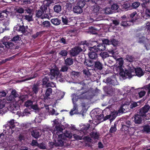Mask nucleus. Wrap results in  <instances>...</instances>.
I'll list each match as a JSON object with an SVG mask.
<instances>
[{"instance_id":"obj_5","label":"nucleus","mask_w":150,"mask_h":150,"mask_svg":"<svg viewBox=\"0 0 150 150\" xmlns=\"http://www.w3.org/2000/svg\"><path fill=\"white\" fill-rule=\"evenodd\" d=\"M50 77V74L47 75L46 76H44L42 81V84L43 85H45L47 87H53L52 85H54V83L53 82H49V78Z\"/></svg>"},{"instance_id":"obj_6","label":"nucleus","mask_w":150,"mask_h":150,"mask_svg":"<svg viewBox=\"0 0 150 150\" xmlns=\"http://www.w3.org/2000/svg\"><path fill=\"white\" fill-rule=\"evenodd\" d=\"M87 91L84 88V86H83L81 88L77 91L76 94L78 98L85 99L86 98V96L83 95L86 93Z\"/></svg>"},{"instance_id":"obj_37","label":"nucleus","mask_w":150,"mask_h":150,"mask_svg":"<svg viewBox=\"0 0 150 150\" xmlns=\"http://www.w3.org/2000/svg\"><path fill=\"white\" fill-rule=\"evenodd\" d=\"M90 134L91 137L94 139H98L99 138V134L96 132H91Z\"/></svg>"},{"instance_id":"obj_57","label":"nucleus","mask_w":150,"mask_h":150,"mask_svg":"<svg viewBox=\"0 0 150 150\" xmlns=\"http://www.w3.org/2000/svg\"><path fill=\"white\" fill-rule=\"evenodd\" d=\"M6 17V18L2 19V21L4 25H8L9 24V20L8 18H7V17Z\"/></svg>"},{"instance_id":"obj_59","label":"nucleus","mask_w":150,"mask_h":150,"mask_svg":"<svg viewBox=\"0 0 150 150\" xmlns=\"http://www.w3.org/2000/svg\"><path fill=\"white\" fill-rule=\"evenodd\" d=\"M18 31L21 32L23 33H24L25 32V26L23 25H20L19 26Z\"/></svg>"},{"instance_id":"obj_11","label":"nucleus","mask_w":150,"mask_h":150,"mask_svg":"<svg viewBox=\"0 0 150 150\" xmlns=\"http://www.w3.org/2000/svg\"><path fill=\"white\" fill-rule=\"evenodd\" d=\"M80 49L77 46H75L69 51V54L71 57H74L78 55L81 52Z\"/></svg>"},{"instance_id":"obj_45","label":"nucleus","mask_w":150,"mask_h":150,"mask_svg":"<svg viewBox=\"0 0 150 150\" xmlns=\"http://www.w3.org/2000/svg\"><path fill=\"white\" fill-rule=\"evenodd\" d=\"M47 8L44 5L42 4L40 7V9L44 13H48L49 11L47 9Z\"/></svg>"},{"instance_id":"obj_10","label":"nucleus","mask_w":150,"mask_h":150,"mask_svg":"<svg viewBox=\"0 0 150 150\" xmlns=\"http://www.w3.org/2000/svg\"><path fill=\"white\" fill-rule=\"evenodd\" d=\"M92 47V49H94L96 52H97L101 51H103L106 49L105 45L102 43L98 44Z\"/></svg>"},{"instance_id":"obj_12","label":"nucleus","mask_w":150,"mask_h":150,"mask_svg":"<svg viewBox=\"0 0 150 150\" xmlns=\"http://www.w3.org/2000/svg\"><path fill=\"white\" fill-rule=\"evenodd\" d=\"M64 139L63 135L62 134L58 136V139L55 140V145L56 146H62L64 145V142L63 140Z\"/></svg>"},{"instance_id":"obj_3","label":"nucleus","mask_w":150,"mask_h":150,"mask_svg":"<svg viewBox=\"0 0 150 150\" xmlns=\"http://www.w3.org/2000/svg\"><path fill=\"white\" fill-rule=\"evenodd\" d=\"M92 112L91 113V116L95 117V119L100 121L102 120V118L104 116L103 111L100 109H96L93 110Z\"/></svg>"},{"instance_id":"obj_60","label":"nucleus","mask_w":150,"mask_h":150,"mask_svg":"<svg viewBox=\"0 0 150 150\" xmlns=\"http://www.w3.org/2000/svg\"><path fill=\"white\" fill-rule=\"evenodd\" d=\"M64 136L66 137L70 138H71L72 137L71 134L70 133V132L68 131H66V132L64 133Z\"/></svg>"},{"instance_id":"obj_52","label":"nucleus","mask_w":150,"mask_h":150,"mask_svg":"<svg viewBox=\"0 0 150 150\" xmlns=\"http://www.w3.org/2000/svg\"><path fill=\"white\" fill-rule=\"evenodd\" d=\"M85 2L84 1H79L77 3V5L80 6L82 8L85 5Z\"/></svg>"},{"instance_id":"obj_38","label":"nucleus","mask_w":150,"mask_h":150,"mask_svg":"<svg viewBox=\"0 0 150 150\" xmlns=\"http://www.w3.org/2000/svg\"><path fill=\"white\" fill-rule=\"evenodd\" d=\"M54 1L53 0H46L44 1L43 4L48 7L51 4L54 3Z\"/></svg>"},{"instance_id":"obj_21","label":"nucleus","mask_w":150,"mask_h":150,"mask_svg":"<svg viewBox=\"0 0 150 150\" xmlns=\"http://www.w3.org/2000/svg\"><path fill=\"white\" fill-rule=\"evenodd\" d=\"M129 105L127 104L123 105L121 106L120 109L118 110V112L120 113H125L128 111V107Z\"/></svg>"},{"instance_id":"obj_31","label":"nucleus","mask_w":150,"mask_h":150,"mask_svg":"<svg viewBox=\"0 0 150 150\" xmlns=\"http://www.w3.org/2000/svg\"><path fill=\"white\" fill-rule=\"evenodd\" d=\"M117 122H115L114 123V125H112L111 127L109 130V132L111 133H113L117 131Z\"/></svg>"},{"instance_id":"obj_22","label":"nucleus","mask_w":150,"mask_h":150,"mask_svg":"<svg viewBox=\"0 0 150 150\" xmlns=\"http://www.w3.org/2000/svg\"><path fill=\"white\" fill-rule=\"evenodd\" d=\"M124 61L123 60V59L122 58L120 57L117 59V63H118L119 66L116 67L115 68H114V70H115L117 72H119V71L117 70V68L118 67H121V69H123V68H122V65L123 64Z\"/></svg>"},{"instance_id":"obj_8","label":"nucleus","mask_w":150,"mask_h":150,"mask_svg":"<svg viewBox=\"0 0 150 150\" xmlns=\"http://www.w3.org/2000/svg\"><path fill=\"white\" fill-rule=\"evenodd\" d=\"M144 33H138L136 34L135 38L137 42L140 43H145L146 38L143 36Z\"/></svg>"},{"instance_id":"obj_2","label":"nucleus","mask_w":150,"mask_h":150,"mask_svg":"<svg viewBox=\"0 0 150 150\" xmlns=\"http://www.w3.org/2000/svg\"><path fill=\"white\" fill-rule=\"evenodd\" d=\"M50 77L51 80L56 78L57 79V78L61 75L60 74L58 67L55 64H53L51 65V68L50 69Z\"/></svg>"},{"instance_id":"obj_46","label":"nucleus","mask_w":150,"mask_h":150,"mask_svg":"<svg viewBox=\"0 0 150 150\" xmlns=\"http://www.w3.org/2000/svg\"><path fill=\"white\" fill-rule=\"evenodd\" d=\"M68 53V52L67 50H61L59 54L62 57H65L67 55Z\"/></svg>"},{"instance_id":"obj_7","label":"nucleus","mask_w":150,"mask_h":150,"mask_svg":"<svg viewBox=\"0 0 150 150\" xmlns=\"http://www.w3.org/2000/svg\"><path fill=\"white\" fill-rule=\"evenodd\" d=\"M92 48V47H88V50H90V52L88 53L89 57L92 61L94 60H97L98 56L96 53L97 52H96Z\"/></svg>"},{"instance_id":"obj_54","label":"nucleus","mask_w":150,"mask_h":150,"mask_svg":"<svg viewBox=\"0 0 150 150\" xmlns=\"http://www.w3.org/2000/svg\"><path fill=\"white\" fill-rule=\"evenodd\" d=\"M143 130L145 132L147 133L150 132V126L149 125H146L143 126Z\"/></svg>"},{"instance_id":"obj_53","label":"nucleus","mask_w":150,"mask_h":150,"mask_svg":"<svg viewBox=\"0 0 150 150\" xmlns=\"http://www.w3.org/2000/svg\"><path fill=\"white\" fill-rule=\"evenodd\" d=\"M121 125V130L122 131H123L125 134V132L127 131L129 127L127 126V125Z\"/></svg>"},{"instance_id":"obj_25","label":"nucleus","mask_w":150,"mask_h":150,"mask_svg":"<svg viewBox=\"0 0 150 150\" xmlns=\"http://www.w3.org/2000/svg\"><path fill=\"white\" fill-rule=\"evenodd\" d=\"M38 74L37 73L35 72L33 74L31 75L30 76L24 79H23L21 81L23 82L25 81H28L36 78L38 77Z\"/></svg>"},{"instance_id":"obj_39","label":"nucleus","mask_w":150,"mask_h":150,"mask_svg":"<svg viewBox=\"0 0 150 150\" xmlns=\"http://www.w3.org/2000/svg\"><path fill=\"white\" fill-rule=\"evenodd\" d=\"M122 8L125 11L130 9V4L128 3H125L122 6Z\"/></svg>"},{"instance_id":"obj_41","label":"nucleus","mask_w":150,"mask_h":150,"mask_svg":"<svg viewBox=\"0 0 150 150\" xmlns=\"http://www.w3.org/2000/svg\"><path fill=\"white\" fill-rule=\"evenodd\" d=\"M65 64L67 66H70L73 64V61L72 59L70 58H67L65 60Z\"/></svg>"},{"instance_id":"obj_51","label":"nucleus","mask_w":150,"mask_h":150,"mask_svg":"<svg viewBox=\"0 0 150 150\" xmlns=\"http://www.w3.org/2000/svg\"><path fill=\"white\" fill-rule=\"evenodd\" d=\"M85 2L84 1H79L77 3V5L80 6L82 8L85 5Z\"/></svg>"},{"instance_id":"obj_4","label":"nucleus","mask_w":150,"mask_h":150,"mask_svg":"<svg viewBox=\"0 0 150 150\" xmlns=\"http://www.w3.org/2000/svg\"><path fill=\"white\" fill-rule=\"evenodd\" d=\"M1 42V43H0L4 46L3 50L6 48L12 49L14 46V45L13 42L11 41L10 40L9 41L5 40V37H4L2 40Z\"/></svg>"},{"instance_id":"obj_23","label":"nucleus","mask_w":150,"mask_h":150,"mask_svg":"<svg viewBox=\"0 0 150 150\" xmlns=\"http://www.w3.org/2000/svg\"><path fill=\"white\" fill-rule=\"evenodd\" d=\"M18 4L20 5H23L30 4L31 3L30 0H17Z\"/></svg>"},{"instance_id":"obj_40","label":"nucleus","mask_w":150,"mask_h":150,"mask_svg":"<svg viewBox=\"0 0 150 150\" xmlns=\"http://www.w3.org/2000/svg\"><path fill=\"white\" fill-rule=\"evenodd\" d=\"M20 40V37L19 35H18L13 37L10 40L11 42L16 43Z\"/></svg>"},{"instance_id":"obj_34","label":"nucleus","mask_w":150,"mask_h":150,"mask_svg":"<svg viewBox=\"0 0 150 150\" xmlns=\"http://www.w3.org/2000/svg\"><path fill=\"white\" fill-rule=\"evenodd\" d=\"M118 114V113L117 112H113L110 114V115L111 119L110 120V122L113 121L116 117Z\"/></svg>"},{"instance_id":"obj_26","label":"nucleus","mask_w":150,"mask_h":150,"mask_svg":"<svg viewBox=\"0 0 150 150\" xmlns=\"http://www.w3.org/2000/svg\"><path fill=\"white\" fill-rule=\"evenodd\" d=\"M74 98L72 99L73 100V103L74 104L73 108L71 110L70 112V114L71 115H74V114L77 113V112H74V111L76 110L77 111V109H76L77 107V105L76 104L75 102L74 101Z\"/></svg>"},{"instance_id":"obj_30","label":"nucleus","mask_w":150,"mask_h":150,"mask_svg":"<svg viewBox=\"0 0 150 150\" xmlns=\"http://www.w3.org/2000/svg\"><path fill=\"white\" fill-rule=\"evenodd\" d=\"M5 126H9V128L11 127L12 128H14L15 127V125H14V120L12 119L10 121H8L7 122V124L5 125Z\"/></svg>"},{"instance_id":"obj_58","label":"nucleus","mask_w":150,"mask_h":150,"mask_svg":"<svg viewBox=\"0 0 150 150\" xmlns=\"http://www.w3.org/2000/svg\"><path fill=\"white\" fill-rule=\"evenodd\" d=\"M83 74L85 75L88 77L90 75V72L88 70L84 69L82 71Z\"/></svg>"},{"instance_id":"obj_13","label":"nucleus","mask_w":150,"mask_h":150,"mask_svg":"<svg viewBox=\"0 0 150 150\" xmlns=\"http://www.w3.org/2000/svg\"><path fill=\"white\" fill-rule=\"evenodd\" d=\"M82 64L87 67H91L94 65L93 61L89 59H87L85 57L82 58L81 61Z\"/></svg>"},{"instance_id":"obj_20","label":"nucleus","mask_w":150,"mask_h":150,"mask_svg":"<svg viewBox=\"0 0 150 150\" xmlns=\"http://www.w3.org/2000/svg\"><path fill=\"white\" fill-rule=\"evenodd\" d=\"M94 64L95 68L97 69L100 70L103 68V65L99 61L96 60L94 62Z\"/></svg>"},{"instance_id":"obj_43","label":"nucleus","mask_w":150,"mask_h":150,"mask_svg":"<svg viewBox=\"0 0 150 150\" xmlns=\"http://www.w3.org/2000/svg\"><path fill=\"white\" fill-rule=\"evenodd\" d=\"M56 129L54 131V133H56V134L58 136L59 134H58L59 133V132H62L63 130L62 128L59 126H56L55 127Z\"/></svg>"},{"instance_id":"obj_42","label":"nucleus","mask_w":150,"mask_h":150,"mask_svg":"<svg viewBox=\"0 0 150 150\" xmlns=\"http://www.w3.org/2000/svg\"><path fill=\"white\" fill-rule=\"evenodd\" d=\"M121 21V25L124 27H125L129 25V23L130 21H128L127 20H123Z\"/></svg>"},{"instance_id":"obj_24","label":"nucleus","mask_w":150,"mask_h":150,"mask_svg":"<svg viewBox=\"0 0 150 150\" xmlns=\"http://www.w3.org/2000/svg\"><path fill=\"white\" fill-rule=\"evenodd\" d=\"M73 11L74 13L77 14H80L83 12L82 8H81L80 6H76L74 7Z\"/></svg>"},{"instance_id":"obj_27","label":"nucleus","mask_w":150,"mask_h":150,"mask_svg":"<svg viewBox=\"0 0 150 150\" xmlns=\"http://www.w3.org/2000/svg\"><path fill=\"white\" fill-rule=\"evenodd\" d=\"M51 22L54 25H59L61 23V20L58 18H52L51 20Z\"/></svg>"},{"instance_id":"obj_35","label":"nucleus","mask_w":150,"mask_h":150,"mask_svg":"<svg viewBox=\"0 0 150 150\" xmlns=\"http://www.w3.org/2000/svg\"><path fill=\"white\" fill-rule=\"evenodd\" d=\"M100 55L103 60L110 56L108 52H101L100 53Z\"/></svg>"},{"instance_id":"obj_50","label":"nucleus","mask_w":150,"mask_h":150,"mask_svg":"<svg viewBox=\"0 0 150 150\" xmlns=\"http://www.w3.org/2000/svg\"><path fill=\"white\" fill-rule=\"evenodd\" d=\"M137 14V13L135 11V12H133L132 13H131L130 14V18H131V21H130L131 22H134L137 20V19H134V17L135 16H136V14Z\"/></svg>"},{"instance_id":"obj_1","label":"nucleus","mask_w":150,"mask_h":150,"mask_svg":"<svg viewBox=\"0 0 150 150\" xmlns=\"http://www.w3.org/2000/svg\"><path fill=\"white\" fill-rule=\"evenodd\" d=\"M121 67H118L117 68V70L119 71L118 72H117V74H119L121 76H122L123 78L125 77L126 76H127L129 78H132L133 75H132V73L134 72V70H133V68L132 69L130 68L129 70H125L124 71V69H121Z\"/></svg>"},{"instance_id":"obj_47","label":"nucleus","mask_w":150,"mask_h":150,"mask_svg":"<svg viewBox=\"0 0 150 150\" xmlns=\"http://www.w3.org/2000/svg\"><path fill=\"white\" fill-rule=\"evenodd\" d=\"M126 57L127 60L130 62H133L135 59L134 57L132 55H127Z\"/></svg>"},{"instance_id":"obj_62","label":"nucleus","mask_w":150,"mask_h":150,"mask_svg":"<svg viewBox=\"0 0 150 150\" xmlns=\"http://www.w3.org/2000/svg\"><path fill=\"white\" fill-rule=\"evenodd\" d=\"M44 13L41 10H38L36 13V16L37 17H41Z\"/></svg>"},{"instance_id":"obj_56","label":"nucleus","mask_w":150,"mask_h":150,"mask_svg":"<svg viewBox=\"0 0 150 150\" xmlns=\"http://www.w3.org/2000/svg\"><path fill=\"white\" fill-rule=\"evenodd\" d=\"M33 104V102L31 100H28L25 103V105L27 107H30Z\"/></svg>"},{"instance_id":"obj_36","label":"nucleus","mask_w":150,"mask_h":150,"mask_svg":"<svg viewBox=\"0 0 150 150\" xmlns=\"http://www.w3.org/2000/svg\"><path fill=\"white\" fill-rule=\"evenodd\" d=\"M31 135L35 138L37 139L39 137V133L38 130H35L32 132Z\"/></svg>"},{"instance_id":"obj_28","label":"nucleus","mask_w":150,"mask_h":150,"mask_svg":"<svg viewBox=\"0 0 150 150\" xmlns=\"http://www.w3.org/2000/svg\"><path fill=\"white\" fill-rule=\"evenodd\" d=\"M39 88V86L37 84H34L32 88V92L33 94H37L38 93Z\"/></svg>"},{"instance_id":"obj_63","label":"nucleus","mask_w":150,"mask_h":150,"mask_svg":"<svg viewBox=\"0 0 150 150\" xmlns=\"http://www.w3.org/2000/svg\"><path fill=\"white\" fill-rule=\"evenodd\" d=\"M68 68V67L67 65H64L62 67L61 69L60 70V71L63 72L67 71Z\"/></svg>"},{"instance_id":"obj_49","label":"nucleus","mask_w":150,"mask_h":150,"mask_svg":"<svg viewBox=\"0 0 150 150\" xmlns=\"http://www.w3.org/2000/svg\"><path fill=\"white\" fill-rule=\"evenodd\" d=\"M6 127V129L5 130V131H6L7 132H8V134H12L13 132V130L12 129H13L14 128H12L11 127L9 128V126Z\"/></svg>"},{"instance_id":"obj_19","label":"nucleus","mask_w":150,"mask_h":150,"mask_svg":"<svg viewBox=\"0 0 150 150\" xmlns=\"http://www.w3.org/2000/svg\"><path fill=\"white\" fill-rule=\"evenodd\" d=\"M52 92V90L51 88H47L44 95H43V99L45 100L48 99L49 97L51 94Z\"/></svg>"},{"instance_id":"obj_14","label":"nucleus","mask_w":150,"mask_h":150,"mask_svg":"<svg viewBox=\"0 0 150 150\" xmlns=\"http://www.w3.org/2000/svg\"><path fill=\"white\" fill-rule=\"evenodd\" d=\"M150 106L147 105H145L142 108L140 109L139 110V114L142 116H144L146 113L149 110Z\"/></svg>"},{"instance_id":"obj_16","label":"nucleus","mask_w":150,"mask_h":150,"mask_svg":"<svg viewBox=\"0 0 150 150\" xmlns=\"http://www.w3.org/2000/svg\"><path fill=\"white\" fill-rule=\"evenodd\" d=\"M90 126V125L88 124H86V125H84L81 126V128L80 131V132H83L84 134H86L89 133L90 131L89 128Z\"/></svg>"},{"instance_id":"obj_17","label":"nucleus","mask_w":150,"mask_h":150,"mask_svg":"<svg viewBox=\"0 0 150 150\" xmlns=\"http://www.w3.org/2000/svg\"><path fill=\"white\" fill-rule=\"evenodd\" d=\"M143 116L138 114H135L133 117H134V122L135 124H139L142 123L143 120Z\"/></svg>"},{"instance_id":"obj_32","label":"nucleus","mask_w":150,"mask_h":150,"mask_svg":"<svg viewBox=\"0 0 150 150\" xmlns=\"http://www.w3.org/2000/svg\"><path fill=\"white\" fill-rule=\"evenodd\" d=\"M53 9L54 12L57 13H59L62 11L61 6L59 4L55 5Z\"/></svg>"},{"instance_id":"obj_15","label":"nucleus","mask_w":150,"mask_h":150,"mask_svg":"<svg viewBox=\"0 0 150 150\" xmlns=\"http://www.w3.org/2000/svg\"><path fill=\"white\" fill-rule=\"evenodd\" d=\"M91 2L92 4H93V6H96V8H94L93 9V11L95 13H96L99 11V5L101 4V1L100 0H91Z\"/></svg>"},{"instance_id":"obj_44","label":"nucleus","mask_w":150,"mask_h":150,"mask_svg":"<svg viewBox=\"0 0 150 150\" xmlns=\"http://www.w3.org/2000/svg\"><path fill=\"white\" fill-rule=\"evenodd\" d=\"M42 25L44 27L48 28L50 27L51 24L50 22L48 21H45L42 22Z\"/></svg>"},{"instance_id":"obj_29","label":"nucleus","mask_w":150,"mask_h":150,"mask_svg":"<svg viewBox=\"0 0 150 150\" xmlns=\"http://www.w3.org/2000/svg\"><path fill=\"white\" fill-rule=\"evenodd\" d=\"M45 32V30H43L37 32L36 34L33 35L32 37L34 39H36L38 37H41Z\"/></svg>"},{"instance_id":"obj_55","label":"nucleus","mask_w":150,"mask_h":150,"mask_svg":"<svg viewBox=\"0 0 150 150\" xmlns=\"http://www.w3.org/2000/svg\"><path fill=\"white\" fill-rule=\"evenodd\" d=\"M140 3L136 1L133 2L132 5V7L133 8H136L140 5Z\"/></svg>"},{"instance_id":"obj_33","label":"nucleus","mask_w":150,"mask_h":150,"mask_svg":"<svg viewBox=\"0 0 150 150\" xmlns=\"http://www.w3.org/2000/svg\"><path fill=\"white\" fill-rule=\"evenodd\" d=\"M134 132V128L129 127L127 131L125 132V134L127 135H132L133 134Z\"/></svg>"},{"instance_id":"obj_18","label":"nucleus","mask_w":150,"mask_h":150,"mask_svg":"<svg viewBox=\"0 0 150 150\" xmlns=\"http://www.w3.org/2000/svg\"><path fill=\"white\" fill-rule=\"evenodd\" d=\"M133 69L136 75L137 76L141 77L144 75V72L141 68L139 67H137L136 68L133 67Z\"/></svg>"},{"instance_id":"obj_61","label":"nucleus","mask_w":150,"mask_h":150,"mask_svg":"<svg viewBox=\"0 0 150 150\" xmlns=\"http://www.w3.org/2000/svg\"><path fill=\"white\" fill-rule=\"evenodd\" d=\"M145 15L147 18H150V8H146L145 11Z\"/></svg>"},{"instance_id":"obj_48","label":"nucleus","mask_w":150,"mask_h":150,"mask_svg":"<svg viewBox=\"0 0 150 150\" xmlns=\"http://www.w3.org/2000/svg\"><path fill=\"white\" fill-rule=\"evenodd\" d=\"M62 22L63 24L67 25L68 24L69 21L68 18L65 16H64L62 18Z\"/></svg>"},{"instance_id":"obj_9","label":"nucleus","mask_w":150,"mask_h":150,"mask_svg":"<svg viewBox=\"0 0 150 150\" xmlns=\"http://www.w3.org/2000/svg\"><path fill=\"white\" fill-rule=\"evenodd\" d=\"M89 46V43L87 41L85 40L84 41H81L80 42L79 46H77L80 49V52H84L88 47Z\"/></svg>"},{"instance_id":"obj_64","label":"nucleus","mask_w":150,"mask_h":150,"mask_svg":"<svg viewBox=\"0 0 150 150\" xmlns=\"http://www.w3.org/2000/svg\"><path fill=\"white\" fill-rule=\"evenodd\" d=\"M144 88L146 90H148L147 94L148 95L150 94V83L148 85L145 86L144 87Z\"/></svg>"}]
</instances>
